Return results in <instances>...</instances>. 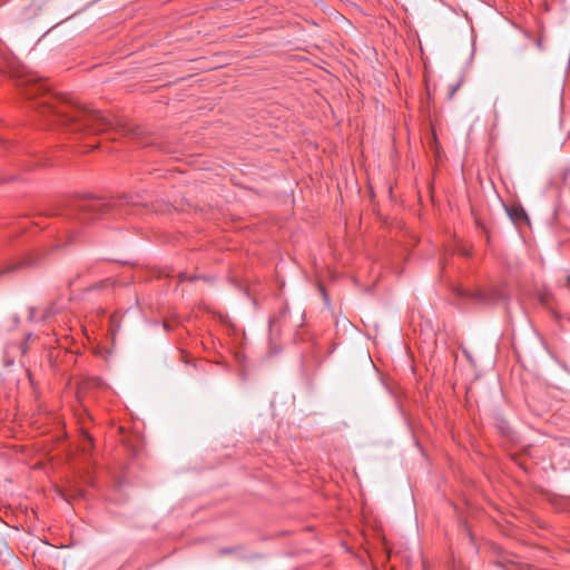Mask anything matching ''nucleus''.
<instances>
[{"label":"nucleus","instance_id":"nucleus-8","mask_svg":"<svg viewBox=\"0 0 570 570\" xmlns=\"http://www.w3.org/2000/svg\"><path fill=\"white\" fill-rule=\"evenodd\" d=\"M50 315H51V312H50V311H48V312L43 315V318H46V317H48V316H50Z\"/></svg>","mask_w":570,"mask_h":570},{"label":"nucleus","instance_id":"nucleus-7","mask_svg":"<svg viewBox=\"0 0 570 570\" xmlns=\"http://www.w3.org/2000/svg\"><path fill=\"white\" fill-rule=\"evenodd\" d=\"M566 287L570 291V275L567 277Z\"/></svg>","mask_w":570,"mask_h":570},{"label":"nucleus","instance_id":"nucleus-1","mask_svg":"<svg viewBox=\"0 0 570 570\" xmlns=\"http://www.w3.org/2000/svg\"><path fill=\"white\" fill-rule=\"evenodd\" d=\"M16 85L23 88L22 94L28 99L39 97L33 107L52 125L65 127L71 131H88L98 134L107 130L111 120L98 110L76 107L63 96L48 91L43 81L32 76L17 77Z\"/></svg>","mask_w":570,"mask_h":570},{"label":"nucleus","instance_id":"nucleus-5","mask_svg":"<svg viewBox=\"0 0 570 570\" xmlns=\"http://www.w3.org/2000/svg\"><path fill=\"white\" fill-rule=\"evenodd\" d=\"M111 285H112V283L109 279H106V281H102L99 284H97L95 287L102 288V287H109Z\"/></svg>","mask_w":570,"mask_h":570},{"label":"nucleus","instance_id":"nucleus-2","mask_svg":"<svg viewBox=\"0 0 570 570\" xmlns=\"http://www.w3.org/2000/svg\"><path fill=\"white\" fill-rule=\"evenodd\" d=\"M107 208V204L101 199L97 198H88L81 200L79 204V209L81 212L80 219L87 220L89 218L98 217L101 213H104Z\"/></svg>","mask_w":570,"mask_h":570},{"label":"nucleus","instance_id":"nucleus-6","mask_svg":"<svg viewBox=\"0 0 570 570\" xmlns=\"http://www.w3.org/2000/svg\"><path fill=\"white\" fill-rule=\"evenodd\" d=\"M535 45H537V47H538L540 50H542V49H543V45H542V40H541V38L535 39Z\"/></svg>","mask_w":570,"mask_h":570},{"label":"nucleus","instance_id":"nucleus-4","mask_svg":"<svg viewBox=\"0 0 570 570\" xmlns=\"http://www.w3.org/2000/svg\"><path fill=\"white\" fill-rule=\"evenodd\" d=\"M17 267H18L17 265H12V264L7 265L6 268H1L0 269V276L6 274V273H9L11 271H14Z\"/></svg>","mask_w":570,"mask_h":570},{"label":"nucleus","instance_id":"nucleus-3","mask_svg":"<svg viewBox=\"0 0 570 570\" xmlns=\"http://www.w3.org/2000/svg\"><path fill=\"white\" fill-rule=\"evenodd\" d=\"M471 297L476 298L482 302H488L493 298V297L488 296L485 293H483L481 291H476L475 293L471 294Z\"/></svg>","mask_w":570,"mask_h":570},{"label":"nucleus","instance_id":"nucleus-10","mask_svg":"<svg viewBox=\"0 0 570 570\" xmlns=\"http://www.w3.org/2000/svg\"><path fill=\"white\" fill-rule=\"evenodd\" d=\"M30 317L33 318L35 315H33V309L30 311Z\"/></svg>","mask_w":570,"mask_h":570},{"label":"nucleus","instance_id":"nucleus-9","mask_svg":"<svg viewBox=\"0 0 570 570\" xmlns=\"http://www.w3.org/2000/svg\"><path fill=\"white\" fill-rule=\"evenodd\" d=\"M185 279H187L185 274H180V281H185Z\"/></svg>","mask_w":570,"mask_h":570}]
</instances>
